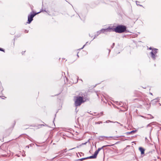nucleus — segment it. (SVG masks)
<instances>
[{"label":"nucleus","instance_id":"obj_16","mask_svg":"<svg viewBox=\"0 0 161 161\" xmlns=\"http://www.w3.org/2000/svg\"><path fill=\"white\" fill-rule=\"evenodd\" d=\"M114 43H113V44L112 48L114 46Z\"/></svg>","mask_w":161,"mask_h":161},{"label":"nucleus","instance_id":"obj_5","mask_svg":"<svg viewBox=\"0 0 161 161\" xmlns=\"http://www.w3.org/2000/svg\"><path fill=\"white\" fill-rule=\"evenodd\" d=\"M97 155L95 153L94 155L88 157H87V159H88L95 158H97Z\"/></svg>","mask_w":161,"mask_h":161},{"label":"nucleus","instance_id":"obj_13","mask_svg":"<svg viewBox=\"0 0 161 161\" xmlns=\"http://www.w3.org/2000/svg\"><path fill=\"white\" fill-rule=\"evenodd\" d=\"M141 117H143L144 118L147 119V117H145L143 116H142Z\"/></svg>","mask_w":161,"mask_h":161},{"label":"nucleus","instance_id":"obj_15","mask_svg":"<svg viewBox=\"0 0 161 161\" xmlns=\"http://www.w3.org/2000/svg\"><path fill=\"white\" fill-rule=\"evenodd\" d=\"M86 143H87V142H86L84 143H82V145H85V144H86Z\"/></svg>","mask_w":161,"mask_h":161},{"label":"nucleus","instance_id":"obj_12","mask_svg":"<svg viewBox=\"0 0 161 161\" xmlns=\"http://www.w3.org/2000/svg\"><path fill=\"white\" fill-rule=\"evenodd\" d=\"M109 122H111V121H110L109 120H107V121H106V122H105L106 123H109Z\"/></svg>","mask_w":161,"mask_h":161},{"label":"nucleus","instance_id":"obj_1","mask_svg":"<svg viewBox=\"0 0 161 161\" xmlns=\"http://www.w3.org/2000/svg\"><path fill=\"white\" fill-rule=\"evenodd\" d=\"M126 27L123 25H119L115 28L109 27L107 29H103L100 30V33H106L107 32L110 31H115L116 32L121 33L124 32L126 30Z\"/></svg>","mask_w":161,"mask_h":161},{"label":"nucleus","instance_id":"obj_18","mask_svg":"<svg viewBox=\"0 0 161 161\" xmlns=\"http://www.w3.org/2000/svg\"><path fill=\"white\" fill-rule=\"evenodd\" d=\"M149 49H150V50L152 49V48H151V47H150V48H149Z\"/></svg>","mask_w":161,"mask_h":161},{"label":"nucleus","instance_id":"obj_4","mask_svg":"<svg viewBox=\"0 0 161 161\" xmlns=\"http://www.w3.org/2000/svg\"><path fill=\"white\" fill-rule=\"evenodd\" d=\"M158 49H154L152 50L151 53V57L155 59V55L157 52Z\"/></svg>","mask_w":161,"mask_h":161},{"label":"nucleus","instance_id":"obj_21","mask_svg":"<svg viewBox=\"0 0 161 161\" xmlns=\"http://www.w3.org/2000/svg\"><path fill=\"white\" fill-rule=\"evenodd\" d=\"M139 5L140 6H142V5Z\"/></svg>","mask_w":161,"mask_h":161},{"label":"nucleus","instance_id":"obj_17","mask_svg":"<svg viewBox=\"0 0 161 161\" xmlns=\"http://www.w3.org/2000/svg\"><path fill=\"white\" fill-rule=\"evenodd\" d=\"M137 1H136V4L137 5H138V4H137Z\"/></svg>","mask_w":161,"mask_h":161},{"label":"nucleus","instance_id":"obj_3","mask_svg":"<svg viewBox=\"0 0 161 161\" xmlns=\"http://www.w3.org/2000/svg\"><path fill=\"white\" fill-rule=\"evenodd\" d=\"M83 102L82 97H77L75 101V105L76 106L80 105Z\"/></svg>","mask_w":161,"mask_h":161},{"label":"nucleus","instance_id":"obj_6","mask_svg":"<svg viewBox=\"0 0 161 161\" xmlns=\"http://www.w3.org/2000/svg\"><path fill=\"white\" fill-rule=\"evenodd\" d=\"M139 151L141 152V154H143L144 153L145 150L143 148L140 147H139Z\"/></svg>","mask_w":161,"mask_h":161},{"label":"nucleus","instance_id":"obj_8","mask_svg":"<svg viewBox=\"0 0 161 161\" xmlns=\"http://www.w3.org/2000/svg\"><path fill=\"white\" fill-rule=\"evenodd\" d=\"M148 116L147 117V119H152L153 118V117L150 114L148 115Z\"/></svg>","mask_w":161,"mask_h":161},{"label":"nucleus","instance_id":"obj_7","mask_svg":"<svg viewBox=\"0 0 161 161\" xmlns=\"http://www.w3.org/2000/svg\"><path fill=\"white\" fill-rule=\"evenodd\" d=\"M104 147L105 146H103L101 148H98L97 150L95 152V153H96L97 155L99 152L100 151V150L103 149Z\"/></svg>","mask_w":161,"mask_h":161},{"label":"nucleus","instance_id":"obj_2","mask_svg":"<svg viewBox=\"0 0 161 161\" xmlns=\"http://www.w3.org/2000/svg\"><path fill=\"white\" fill-rule=\"evenodd\" d=\"M43 11V10L40 11V12H38L37 13H34L33 12H31V14L29 15L28 16V23H30L33 20V18L37 14H38L41 12Z\"/></svg>","mask_w":161,"mask_h":161},{"label":"nucleus","instance_id":"obj_14","mask_svg":"<svg viewBox=\"0 0 161 161\" xmlns=\"http://www.w3.org/2000/svg\"><path fill=\"white\" fill-rule=\"evenodd\" d=\"M0 50L1 51H4L3 50L2 48H0Z\"/></svg>","mask_w":161,"mask_h":161},{"label":"nucleus","instance_id":"obj_19","mask_svg":"<svg viewBox=\"0 0 161 161\" xmlns=\"http://www.w3.org/2000/svg\"><path fill=\"white\" fill-rule=\"evenodd\" d=\"M84 46H85V45H84V46H83V47H82L81 49H82V48H83V47H84Z\"/></svg>","mask_w":161,"mask_h":161},{"label":"nucleus","instance_id":"obj_10","mask_svg":"<svg viewBox=\"0 0 161 161\" xmlns=\"http://www.w3.org/2000/svg\"><path fill=\"white\" fill-rule=\"evenodd\" d=\"M136 132L135 130H132V131H131L130 132H129V134H130V133H133V132Z\"/></svg>","mask_w":161,"mask_h":161},{"label":"nucleus","instance_id":"obj_11","mask_svg":"<svg viewBox=\"0 0 161 161\" xmlns=\"http://www.w3.org/2000/svg\"><path fill=\"white\" fill-rule=\"evenodd\" d=\"M151 123H150L148 125H147V127H148L149 126H151Z\"/></svg>","mask_w":161,"mask_h":161},{"label":"nucleus","instance_id":"obj_9","mask_svg":"<svg viewBox=\"0 0 161 161\" xmlns=\"http://www.w3.org/2000/svg\"><path fill=\"white\" fill-rule=\"evenodd\" d=\"M87 159V157L85 158H83L80 159L81 160H84Z\"/></svg>","mask_w":161,"mask_h":161},{"label":"nucleus","instance_id":"obj_20","mask_svg":"<svg viewBox=\"0 0 161 161\" xmlns=\"http://www.w3.org/2000/svg\"><path fill=\"white\" fill-rule=\"evenodd\" d=\"M150 93V94H151V95H152V93Z\"/></svg>","mask_w":161,"mask_h":161}]
</instances>
